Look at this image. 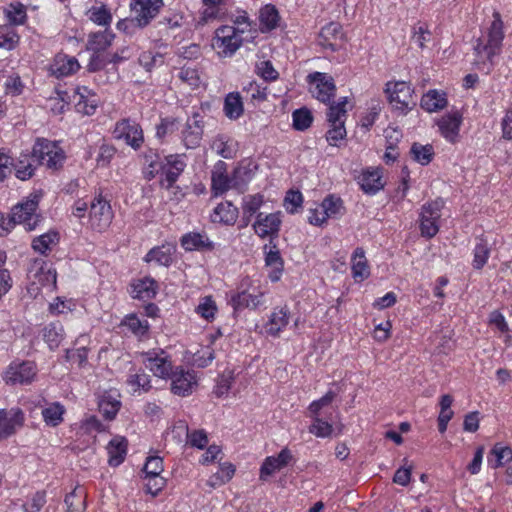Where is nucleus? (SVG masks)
Here are the masks:
<instances>
[{"label":"nucleus","mask_w":512,"mask_h":512,"mask_svg":"<svg viewBox=\"0 0 512 512\" xmlns=\"http://www.w3.org/2000/svg\"><path fill=\"white\" fill-rule=\"evenodd\" d=\"M64 159V151L56 142L37 138L31 152H21L16 160L13 159V170L19 180L25 181L34 176L36 164L57 170Z\"/></svg>","instance_id":"obj_1"},{"label":"nucleus","mask_w":512,"mask_h":512,"mask_svg":"<svg viewBox=\"0 0 512 512\" xmlns=\"http://www.w3.org/2000/svg\"><path fill=\"white\" fill-rule=\"evenodd\" d=\"M38 204L39 197L35 195L33 198L14 206L11 215L6 217L9 232L16 224H23L26 231L34 230L41 221L40 215L36 214Z\"/></svg>","instance_id":"obj_2"},{"label":"nucleus","mask_w":512,"mask_h":512,"mask_svg":"<svg viewBox=\"0 0 512 512\" xmlns=\"http://www.w3.org/2000/svg\"><path fill=\"white\" fill-rule=\"evenodd\" d=\"M162 6L163 0H132L130 7L133 13V18L130 20L119 21L117 27L118 29L125 30L128 25H133L135 23L138 27L143 28L156 17Z\"/></svg>","instance_id":"obj_3"},{"label":"nucleus","mask_w":512,"mask_h":512,"mask_svg":"<svg viewBox=\"0 0 512 512\" xmlns=\"http://www.w3.org/2000/svg\"><path fill=\"white\" fill-rule=\"evenodd\" d=\"M307 82L310 84V92L319 101L328 104L334 98L336 86L332 76L313 72L307 76Z\"/></svg>","instance_id":"obj_4"},{"label":"nucleus","mask_w":512,"mask_h":512,"mask_svg":"<svg viewBox=\"0 0 512 512\" xmlns=\"http://www.w3.org/2000/svg\"><path fill=\"white\" fill-rule=\"evenodd\" d=\"M244 29L234 26H222L216 30L215 44L219 49V53L223 56H232L242 44V38L239 33H243Z\"/></svg>","instance_id":"obj_5"},{"label":"nucleus","mask_w":512,"mask_h":512,"mask_svg":"<svg viewBox=\"0 0 512 512\" xmlns=\"http://www.w3.org/2000/svg\"><path fill=\"white\" fill-rule=\"evenodd\" d=\"M204 132L203 116L194 112L188 117L181 130V141L186 149H195L200 146Z\"/></svg>","instance_id":"obj_6"},{"label":"nucleus","mask_w":512,"mask_h":512,"mask_svg":"<svg viewBox=\"0 0 512 512\" xmlns=\"http://www.w3.org/2000/svg\"><path fill=\"white\" fill-rule=\"evenodd\" d=\"M113 134L115 138L123 139L125 143L131 146L134 150H138L144 142L141 126L130 119L118 121L115 125Z\"/></svg>","instance_id":"obj_7"},{"label":"nucleus","mask_w":512,"mask_h":512,"mask_svg":"<svg viewBox=\"0 0 512 512\" xmlns=\"http://www.w3.org/2000/svg\"><path fill=\"white\" fill-rule=\"evenodd\" d=\"M90 223L94 230L104 231L112 222L113 212L108 201L96 197L90 205Z\"/></svg>","instance_id":"obj_8"},{"label":"nucleus","mask_w":512,"mask_h":512,"mask_svg":"<svg viewBox=\"0 0 512 512\" xmlns=\"http://www.w3.org/2000/svg\"><path fill=\"white\" fill-rule=\"evenodd\" d=\"M144 364L153 374L160 378H171L173 370L171 362L168 360L164 350L159 352L153 350L143 354Z\"/></svg>","instance_id":"obj_9"},{"label":"nucleus","mask_w":512,"mask_h":512,"mask_svg":"<svg viewBox=\"0 0 512 512\" xmlns=\"http://www.w3.org/2000/svg\"><path fill=\"white\" fill-rule=\"evenodd\" d=\"M171 392L178 396H188L193 388L197 386V379L194 371H186L177 367L171 376Z\"/></svg>","instance_id":"obj_10"},{"label":"nucleus","mask_w":512,"mask_h":512,"mask_svg":"<svg viewBox=\"0 0 512 512\" xmlns=\"http://www.w3.org/2000/svg\"><path fill=\"white\" fill-rule=\"evenodd\" d=\"M503 39V22L499 13H495L494 20L489 28L488 41L483 46V49L486 51L487 60L490 63L492 62V58L499 53Z\"/></svg>","instance_id":"obj_11"},{"label":"nucleus","mask_w":512,"mask_h":512,"mask_svg":"<svg viewBox=\"0 0 512 512\" xmlns=\"http://www.w3.org/2000/svg\"><path fill=\"white\" fill-rule=\"evenodd\" d=\"M385 92L391 104H394L398 109H407L411 103L412 91L406 82H388L386 84Z\"/></svg>","instance_id":"obj_12"},{"label":"nucleus","mask_w":512,"mask_h":512,"mask_svg":"<svg viewBox=\"0 0 512 512\" xmlns=\"http://www.w3.org/2000/svg\"><path fill=\"white\" fill-rule=\"evenodd\" d=\"M292 460L293 455L288 448L282 449L276 457H267L260 468V479L267 480L269 476L286 467Z\"/></svg>","instance_id":"obj_13"},{"label":"nucleus","mask_w":512,"mask_h":512,"mask_svg":"<svg viewBox=\"0 0 512 512\" xmlns=\"http://www.w3.org/2000/svg\"><path fill=\"white\" fill-rule=\"evenodd\" d=\"M35 376V366L32 362H23L17 365H11L5 373L6 383L27 384Z\"/></svg>","instance_id":"obj_14"},{"label":"nucleus","mask_w":512,"mask_h":512,"mask_svg":"<svg viewBox=\"0 0 512 512\" xmlns=\"http://www.w3.org/2000/svg\"><path fill=\"white\" fill-rule=\"evenodd\" d=\"M281 220L278 214L271 213L263 217L262 213L257 215V219L253 224L255 233L265 238L269 235H277L280 229Z\"/></svg>","instance_id":"obj_15"},{"label":"nucleus","mask_w":512,"mask_h":512,"mask_svg":"<svg viewBox=\"0 0 512 512\" xmlns=\"http://www.w3.org/2000/svg\"><path fill=\"white\" fill-rule=\"evenodd\" d=\"M185 167L186 163L183 160V155L172 154L165 157L162 172L165 174V180L169 187L177 181Z\"/></svg>","instance_id":"obj_16"},{"label":"nucleus","mask_w":512,"mask_h":512,"mask_svg":"<svg viewBox=\"0 0 512 512\" xmlns=\"http://www.w3.org/2000/svg\"><path fill=\"white\" fill-rule=\"evenodd\" d=\"M462 117L459 112L445 115L441 117L437 124L442 136L450 141L454 142L459 134Z\"/></svg>","instance_id":"obj_17"},{"label":"nucleus","mask_w":512,"mask_h":512,"mask_svg":"<svg viewBox=\"0 0 512 512\" xmlns=\"http://www.w3.org/2000/svg\"><path fill=\"white\" fill-rule=\"evenodd\" d=\"M238 214V208L234 206L232 202H222L215 207L211 214V221L213 223L233 225L238 218Z\"/></svg>","instance_id":"obj_18"},{"label":"nucleus","mask_w":512,"mask_h":512,"mask_svg":"<svg viewBox=\"0 0 512 512\" xmlns=\"http://www.w3.org/2000/svg\"><path fill=\"white\" fill-rule=\"evenodd\" d=\"M289 323V309L284 306L275 308L269 320L265 324V331L268 335L278 336L283 328Z\"/></svg>","instance_id":"obj_19"},{"label":"nucleus","mask_w":512,"mask_h":512,"mask_svg":"<svg viewBox=\"0 0 512 512\" xmlns=\"http://www.w3.org/2000/svg\"><path fill=\"white\" fill-rule=\"evenodd\" d=\"M264 251L266 265L274 268L273 272L270 274L269 277L272 282H276L280 279V275L283 271V259L280 255L279 250L277 249L276 244H272V241H270L269 245L264 246Z\"/></svg>","instance_id":"obj_20"},{"label":"nucleus","mask_w":512,"mask_h":512,"mask_svg":"<svg viewBox=\"0 0 512 512\" xmlns=\"http://www.w3.org/2000/svg\"><path fill=\"white\" fill-rule=\"evenodd\" d=\"M79 69L80 64L75 57L57 55L52 65V74L60 78L76 73Z\"/></svg>","instance_id":"obj_21"},{"label":"nucleus","mask_w":512,"mask_h":512,"mask_svg":"<svg viewBox=\"0 0 512 512\" xmlns=\"http://www.w3.org/2000/svg\"><path fill=\"white\" fill-rule=\"evenodd\" d=\"M342 26L337 22H330L322 27L319 33V44L331 51H336L338 46L332 40L342 38Z\"/></svg>","instance_id":"obj_22"},{"label":"nucleus","mask_w":512,"mask_h":512,"mask_svg":"<svg viewBox=\"0 0 512 512\" xmlns=\"http://www.w3.org/2000/svg\"><path fill=\"white\" fill-rule=\"evenodd\" d=\"M223 112L230 120H237L243 115L244 104L239 92H230L226 95Z\"/></svg>","instance_id":"obj_23"},{"label":"nucleus","mask_w":512,"mask_h":512,"mask_svg":"<svg viewBox=\"0 0 512 512\" xmlns=\"http://www.w3.org/2000/svg\"><path fill=\"white\" fill-rule=\"evenodd\" d=\"M157 290L156 281L146 277L132 284L131 295L135 299L150 300L155 297Z\"/></svg>","instance_id":"obj_24"},{"label":"nucleus","mask_w":512,"mask_h":512,"mask_svg":"<svg viewBox=\"0 0 512 512\" xmlns=\"http://www.w3.org/2000/svg\"><path fill=\"white\" fill-rule=\"evenodd\" d=\"M107 450L109 454V465L118 466L125 459L127 452V441L124 438L115 437L109 442Z\"/></svg>","instance_id":"obj_25"},{"label":"nucleus","mask_w":512,"mask_h":512,"mask_svg":"<svg viewBox=\"0 0 512 512\" xmlns=\"http://www.w3.org/2000/svg\"><path fill=\"white\" fill-rule=\"evenodd\" d=\"M64 503L66 512H84L86 509V492L76 486L69 494L65 496Z\"/></svg>","instance_id":"obj_26"},{"label":"nucleus","mask_w":512,"mask_h":512,"mask_svg":"<svg viewBox=\"0 0 512 512\" xmlns=\"http://www.w3.org/2000/svg\"><path fill=\"white\" fill-rule=\"evenodd\" d=\"M64 336V327L60 322H51L43 329V338L51 350L60 346Z\"/></svg>","instance_id":"obj_27"},{"label":"nucleus","mask_w":512,"mask_h":512,"mask_svg":"<svg viewBox=\"0 0 512 512\" xmlns=\"http://www.w3.org/2000/svg\"><path fill=\"white\" fill-rule=\"evenodd\" d=\"M261 32H270L278 26L280 16L274 5L268 4L259 12Z\"/></svg>","instance_id":"obj_28"},{"label":"nucleus","mask_w":512,"mask_h":512,"mask_svg":"<svg viewBox=\"0 0 512 512\" xmlns=\"http://www.w3.org/2000/svg\"><path fill=\"white\" fill-rule=\"evenodd\" d=\"M361 189L367 194H375L383 188L379 170L364 171L359 177Z\"/></svg>","instance_id":"obj_29"},{"label":"nucleus","mask_w":512,"mask_h":512,"mask_svg":"<svg viewBox=\"0 0 512 512\" xmlns=\"http://www.w3.org/2000/svg\"><path fill=\"white\" fill-rule=\"evenodd\" d=\"M113 38L114 35L107 30L91 33L88 37L86 49L100 53L111 45Z\"/></svg>","instance_id":"obj_30"},{"label":"nucleus","mask_w":512,"mask_h":512,"mask_svg":"<svg viewBox=\"0 0 512 512\" xmlns=\"http://www.w3.org/2000/svg\"><path fill=\"white\" fill-rule=\"evenodd\" d=\"M352 273L355 279L360 278L364 280L369 277L370 270L367 259L365 257V251L362 247H357L352 255Z\"/></svg>","instance_id":"obj_31"},{"label":"nucleus","mask_w":512,"mask_h":512,"mask_svg":"<svg viewBox=\"0 0 512 512\" xmlns=\"http://www.w3.org/2000/svg\"><path fill=\"white\" fill-rule=\"evenodd\" d=\"M421 107L428 112H436L447 106V99L445 93H440L437 90H429L422 96Z\"/></svg>","instance_id":"obj_32"},{"label":"nucleus","mask_w":512,"mask_h":512,"mask_svg":"<svg viewBox=\"0 0 512 512\" xmlns=\"http://www.w3.org/2000/svg\"><path fill=\"white\" fill-rule=\"evenodd\" d=\"M181 245L187 251L213 248V244L209 238L200 233L185 234L181 238Z\"/></svg>","instance_id":"obj_33"},{"label":"nucleus","mask_w":512,"mask_h":512,"mask_svg":"<svg viewBox=\"0 0 512 512\" xmlns=\"http://www.w3.org/2000/svg\"><path fill=\"white\" fill-rule=\"evenodd\" d=\"M512 460V449L508 446H503L497 443L493 446L490 451V457H488V463L491 468H498L504 466L506 463Z\"/></svg>","instance_id":"obj_34"},{"label":"nucleus","mask_w":512,"mask_h":512,"mask_svg":"<svg viewBox=\"0 0 512 512\" xmlns=\"http://www.w3.org/2000/svg\"><path fill=\"white\" fill-rule=\"evenodd\" d=\"M173 247L162 245L151 249L145 256L146 262L155 261L159 265L169 266L172 263Z\"/></svg>","instance_id":"obj_35"},{"label":"nucleus","mask_w":512,"mask_h":512,"mask_svg":"<svg viewBox=\"0 0 512 512\" xmlns=\"http://www.w3.org/2000/svg\"><path fill=\"white\" fill-rule=\"evenodd\" d=\"M344 212L345 208L340 197L328 195L322 201L320 214L326 215L329 218L342 216Z\"/></svg>","instance_id":"obj_36"},{"label":"nucleus","mask_w":512,"mask_h":512,"mask_svg":"<svg viewBox=\"0 0 512 512\" xmlns=\"http://www.w3.org/2000/svg\"><path fill=\"white\" fill-rule=\"evenodd\" d=\"M98 407L106 420H113L121 407V402L110 394H104L99 400Z\"/></svg>","instance_id":"obj_37"},{"label":"nucleus","mask_w":512,"mask_h":512,"mask_svg":"<svg viewBox=\"0 0 512 512\" xmlns=\"http://www.w3.org/2000/svg\"><path fill=\"white\" fill-rule=\"evenodd\" d=\"M235 473V467L230 463L222 464L218 471L209 477L207 485L216 488L230 481Z\"/></svg>","instance_id":"obj_38"},{"label":"nucleus","mask_w":512,"mask_h":512,"mask_svg":"<svg viewBox=\"0 0 512 512\" xmlns=\"http://www.w3.org/2000/svg\"><path fill=\"white\" fill-rule=\"evenodd\" d=\"M59 240L58 232L49 231L44 233L32 241V248L39 252L40 254L45 255L48 250H50L51 245H55Z\"/></svg>","instance_id":"obj_39"},{"label":"nucleus","mask_w":512,"mask_h":512,"mask_svg":"<svg viewBox=\"0 0 512 512\" xmlns=\"http://www.w3.org/2000/svg\"><path fill=\"white\" fill-rule=\"evenodd\" d=\"M211 148L219 156L225 159H232L236 154L232 141L223 135L217 136L213 140Z\"/></svg>","instance_id":"obj_40"},{"label":"nucleus","mask_w":512,"mask_h":512,"mask_svg":"<svg viewBox=\"0 0 512 512\" xmlns=\"http://www.w3.org/2000/svg\"><path fill=\"white\" fill-rule=\"evenodd\" d=\"M410 153L413 159L421 165L429 164L434 156L433 146L430 144L422 145L420 143H413Z\"/></svg>","instance_id":"obj_41"},{"label":"nucleus","mask_w":512,"mask_h":512,"mask_svg":"<svg viewBox=\"0 0 512 512\" xmlns=\"http://www.w3.org/2000/svg\"><path fill=\"white\" fill-rule=\"evenodd\" d=\"M64 407L59 403H53L42 410V416L47 425L55 427L63 421Z\"/></svg>","instance_id":"obj_42"},{"label":"nucleus","mask_w":512,"mask_h":512,"mask_svg":"<svg viewBox=\"0 0 512 512\" xmlns=\"http://www.w3.org/2000/svg\"><path fill=\"white\" fill-rule=\"evenodd\" d=\"M490 255L488 243L484 239H479L474 248L473 267L477 270L482 269L487 263Z\"/></svg>","instance_id":"obj_43"},{"label":"nucleus","mask_w":512,"mask_h":512,"mask_svg":"<svg viewBox=\"0 0 512 512\" xmlns=\"http://www.w3.org/2000/svg\"><path fill=\"white\" fill-rule=\"evenodd\" d=\"M293 127L295 130L304 131L308 129L313 121V116L307 108L296 109L293 114Z\"/></svg>","instance_id":"obj_44"},{"label":"nucleus","mask_w":512,"mask_h":512,"mask_svg":"<svg viewBox=\"0 0 512 512\" xmlns=\"http://www.w3.org/2000/svg\"><path fill=\"white\" fill-rule=\"evenodd\" d=\"M89 19L97 25L109 26L112 21V15L106 6L92 7L89 10Z\"/></svg>","instance_id":"obj_45"},{"label":"nucleus","mask_w":512,"mask_h":512,"mask_svg":"<svg viewBox=\"0 0 512 512\" xmlns=\"http://www.w3.org/2000/svg\"><path fill=\"white\" fill-rule=\"evenodd\" d=\"M347 104V98H342L338 103L330 104L328 108V122L329 123H338L344 122L343 117L346 116L345 106Z\"/></svg>","instance_id":"obj_46"},{"label":"nucleus","mask_w":512,"mask_h":512,"mask_svg":"<svg viewBox=\"0 0 512 512\" xmlns=\"http://www.w3.org/2000/svg\"><path fill=\"white\" fill-rule=\"evenodd\" d=\"M212 190L214 195H222L230 188V180L223 172H213L212 174Z\"/></svg>","instance_id":"obj_47"},{"label":"nucleus","mask_w":512,"mask_h":512,"mask_svg":"<svg viewBox=\"0 0 512 512\" xmlns=\"http://www.w3.org/2000/svg\"><path fill=\"white\" fill-rule=\"evenodd\" d=\"M123 324L128 327L134 334L144 335L148 330V322L141 320L136 315L126 316Z\"/></svg>","instance_id":"obj_48"},{"label":"nucleus","mask_w":512,"mask_h":512,"mask_svg":"<svg viewBox=\"0 0 512 512\" xmlns=\"http://www.w3.org/2000/svg\"><path fill=\"white\" fill-rule=\"evenodd\" d=\"M263 196L260 194L248 195L243 199V214L253 216L262 206Z\"/></svg>","instance_id":"obj_49"},{"label":"nucleus","mask_w":512,"mask_h":512,"mask_svg":"<svg viewBox=\"0 0 512 512\" xmlns=\"http://www.w3.org/2000/svg\"><path fill=\"white\" fill-rule=\"evenodd\" d=\"M178 129V121L175 118L167 117L161 119V122L156 126V136L159 139L164 138L168 134H172Z\"/></svg>","instance_id":"obj_50"},{"label":"nucleus","mask_w":512,"mask_h":512,"mask_svg":"<svg viewBox=\"0 0 512 512\" xmlns=\"http://www.w3.org/2000/svg\"><path fill=\"white\" fill-rule=\"evenodd\" d=\"M444 205V200L442 198H437L436 200L423 205L421 214H424V217H429L430 219H439Z\"/></svg>","instance_id":"obj_51"},{"label":"nucleus","mask_w":512,"mask_h":512,"mask_svg":"<svg viewBox=\"0 0 512 512\" xmlns=\"http://www.w3.org/2000/svg\"><path fill=\"white\" fill-rule=\"evenodd\" d=\"M145 477L159 476L163 471V460L159 456H150L144 465Z\"/></svg>","instance_id":"obj_52"},{"label":"nucleus","mask_w":512,"mask_h":512,"mask_svg":"<svg viewBox=\"0 0 512 512\" xmlns=\"http://www.w3.org/2000/svg\"><path fill=\"white\" fill-rule=\"evenodd\" d=\"M13 171V158L6 149H0V181H4Z\"/></svg>","instance_id":"obj_53"},{"label":"nucleus","mask_w":512,"mask_h":512,"mask_svg":"<svg viewBox=\"0 0 512 512\" xmlns=\"http://www.w3.org/2000/svg\"><path fill=\"white\" fill-rule=\"evenodd\" d=\"M346 136L344 122L330 123V129L326 133V139L331 145H336L337 141Z\"/></svg>","instance_id":"obj_54"},{"label":"nucleus","mask_w":512,"mask_h":512,"mask_svg":"<svg viewBox=\"0 0 512 512\" xmlns=\"http://www.w3.org/2000/svg\"><path fill=\"white\" fill-rule=\"evenodd\" d=\"M309 432L317 437H328L332 433V426L328 422L315 417L312 425L309 427Z\"/></svg>","instance_id":"obj_55"},{"label":"nucleus","mask_w":512,"mask_h":512,"mask_svg":"<svg viewBox=\"0 0 512 512\" xmlns=\"http://www.w3.org/2000/svg\"><path fill=\"white\" fill-rule=\"evenodd\" d=\"M437 221L438 219H430L429 217H424V214H421L420 229L422 236L427 238L434 237L439 230Z\"/></svg>","instance_id":"obj_56"},{"label":"nucleus","mask_w":512,"mask_h":512,"mask_svg":"<svg viewBox=\"0 0 512 512\" xmlns=\"http://www.w3.org/2000/svg\"><path fill=\"white\" fill-rule=\"evenodd\" d=\"M188 443L192 447L198 449H204L208 444V437L204 430H194L191 433H187Z\"/></svg>","instance_id":"obj_57"},{"label":"nucleus","mask_w":512,"mask_h":512,"mask_svg":"<svg viewBox=\"0 0 512 512\" xmlns=\"http://www.w3.org/2000/svg\"><path fill=\"white\" fill-rule=\"evenodd\" d=\"M252 295H253V293H250L248 291H242V292L232 295L230 302H231V305L233 306L234 310L250 308V302L252 299Z\"/></svg>","instance_id":"obj_58"},{"label":"nucleus","mask_w":512,"mask_h":512,"mask_svg":"<svg viewBox=\"0 0 512 512\" xmlns=\"http://www.w3.org/2000/svg\"><path fill=\"white\" fill-rule=\"evenodd\" d=\"M404 466L400 467L394 474L393 482L401 485V486H407L410 483L411 479V473H412V466H406L408 460L405 458L404 460Z\"/></svg>","instance_id":"obj_59"},{"label":"nucleus","mask_w":512,"mask_h":512,"mask_svg":"<svg viewBox=\"0 0 512 512\" xmlns=\"http://www.w3.org/2000/svg\"><path fill=\"white\" fill-rule=\"evenodd\" d=\"M303 196L299 191L290 190L285 197V207L289 213H295L297 208L302 205Z\"/></svg>","instance_id":"obj_60"},{"label":"nucleus","mask_w":512,"mask_h":512,"mask_svg":"<svg viewBox=\"0 0 512 512\" xmlns=\"http://www.w3.org/2000/svg\"><path fill=\"white\" fill-rule=\"evenodd\" d=\"M196 311L206 320L213 319L216 311L215 302L211 297H205L204 301L196 308Z\"/></svg>","instance_id":"obj_61"},{"label":"nucleus","mask_w":512,"mask_h":512,"mask_svg":"<svg viewBox=\"0 0 512 512\" xmlns=\"http://www.w3.org/2000/svg\"><path fill=\"white\" fill-rule=\"evenodd\" d=\"M76 93L80 96V100L77 103V107L79 109L82 108L84 113L87 114V115L94 114L97 105L95 103H93V102L90 103V104L87 103L85 93H89L88 88L87 87H78L76 89Z\"/></svg>","instance_id":"obj_62"},{"label":"nucleus","mask_w":512,"mask_h":512,"mask_svg":"<svg viewBox=\"0 0 512 512\" xmlns=\"http://www.w3.org/2000/svg\"><path fill=\"white\" fill-rule=\"evenodd\" d=\"M46 503V492L45 491H37L32 499L31 504L28 506L26 504L23 505V509L25 512H39L42 507Z\"/></svg>","instance_id":"obj_63"},{"label":"nucleus","mask_w":512,"mask_h":512,"mask_svg":"<svg viewBox=\"0 0 512 512\" xmlns=\"http://www.w3.org/2000/svg\"><path fill=\"white\" fill-rule=\"evenodd\" d=\"M116 149L108 144H102L96 158L98 166H107L114 157Z\"/></svg>","instance_id":"obj_64"}]
</instances>
